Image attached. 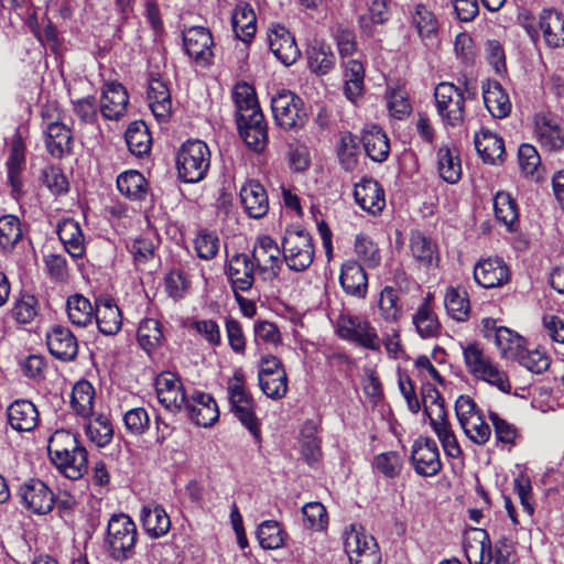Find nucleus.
<instances>
[{"label":"nucleus","instance_id":"1","mask_svg":"<svg viewBox=\"0 0 564 564\" xmlns=\"http://www.w3.org/2000/svg\"><path fill=\"white\" fill-rule=\"evenodd\" d=\"M227 399L235 417L250 432L257 442L261 441V423L256 415V401L247 389L242 370H236L227 381Z\"/></svg>","mask_w":564,"mask_h":564},{"label":"nucleus","instance_id":"2","mask_svg":"<svg viewBox=\"0 0 564 564\" xmlns=\"http://www.w3.org/2000/svg\"><path fill=\"white\" fill-rule=\"evenodd\" d=\"M463 356L467 371L474 378L488 382L503 393L510 392L511 383L507 375L499 369L480 344L465 345Z\"/></svg>","mask_w":564,"mask_h":564},{"label":"nucleus","instance_id":"3","mask_svg":"<svg viewBox=\"0 0 564 564\" xmlns=\"http://www.w3.org/2000/svg\"><path fill=\"white\" fill-rule=\"evenodd\" d=\"M138 530L133 520L124 514H112L107 525L105 544L116 561H126L133 556Z\"/></svg>","mask_w":564,"mask_h":564},{"label":"nucleus","instance_id":"4","mask_svg":"<svg viewBox=\"0 0 564 564\" xmlns=\"http://www.w3.org/2000/svg\"><path fill=\"white\" fill-rule=\"evenodd\" d=\"M210 164V151L200 140H188L177 152L176 167L180 178L185 183L202 181Z\"/></svg>","mask_w":564,"mask_h":564},{"label":"nucleus","instance_id":"5","mask_svg":"<svg viewBox=\"0 0 564 564\" xmlns=\"http://www.w3.org/2000/svg\"><path fill=\"white\" fill-rule=\"evenodd\" d=\"M283 259L293 271H304L313 262L314 246L308 231L299 227L288 228L282 239Z\"/></svg>","mask_w":564,"mask_h":564},{"label":"nucleus","instance_id":"6","mask_svg":"<svg viewBox=\"0 0 564 564\" xmlns=\"http://www.w3.org/2000/svg\"><path fill=\"white\" fill-rule=\"evenodd\" d=\"M344 549L350 564H380L381 562L376 540L360 525L351 524L345 530Z\"/></svg>","mask_w":564,"mask_h":564},{"label":"nucleus","instance_id":"7","mask_svg":"<svg viewBox=\"0 0 564 564\" xmlns=\"http://www.w3.org/2000/svg\"><path fill=\"white\" fill-rule=\"evenodd\" d=\"M434 98L437 112L444 124L456 127L465 117L464 93L452 83H441L435 87Z\"/></svg>","mask_w":564,"mask_h":564},{"label":"nucleus","instance_id":"8","mask_svg":"<svg viewBox=\"0 0 564 564\" xmlns=\"http://www.w3.org/2000/svg\"><path fill=\"white\" fill-rule=\"evenodd\" d=\"M337 334L340 338L366 349L379 350L381 346L377 329L368 319L359 316L340 315L337 321Z\"/></svg>","mask_w":564,"mask_h":564},{"label":"nucleus","instance_id":"9","mask_svg":"<svg viewBox=\"0 0 564 564\" xmlns=\"http://www.w3.org/2000/svg\"><path fill=\"white\" fill-rule=\"evenodd\" d=\"M271 109L275 122L285 130L304 126L306 112L303 101L291 91L283 90L271 99Z\"/></svg>","mask_w":564,"mask_h":564},{"label":"nucleus","instance_id":"10","mask_svg":"<svg viewBox=\"0 0 564 564\" xmlns=\"http://www.w3.org/2000/svg\"><path fill=\"white\" fill-rule=\"evenodd\" d=\"M250 258L262 280L272 281L278 276L282 265L281 249L270 236L258 238Z\"/></svg>","mask_w":564,"mask_h":564},{"label":"nucleus","instance_id":"11","mask_svg":"<svg viewBox=\"0 0 564 564\" xmlns=\"http://www.w3.org/2000/svg\"><path fill=\"white\" fill-rule=\"evenodd\" d=\"M411 460L414 470L420 476L432 477L437 475L442 469L437 444L430 437L420 436L414 441Z\"/></svg>","mask_w":564,"mask_h":564},{"label":"nucleus","instance_id":"12","mask_svg":"<svg viewBox=\"0 0 564 564\" xmlns=\"http://www.w3.org/2000/svg\"><path fill=\"white\" fill-rule=\"evenodd\" d=\"M18 497L24 508L36 514H46L54 507L53 492L40 479L24 481L18 490Z\"/></svg>","mask_w":564,"mask_h":564},{"label":"nucleus","instance_id":"13","mask_svg":"<svg viewBox=\"0 0 564 564\" xmlns=\"http://www.w3.org/2000/svg\"><path fill=\"white\" fill-rule=\"evenodd\" d=\"M240 137L253 152H262L268 144V127L261 110L236 118Z\"/></svg>","mask_w":564,"mask_h":564},{"label":"nucleus","instance_id":"14","mask_svg":"<svg viewBox=\"0 0 564 564\" xmlns=\"http://www.w3.org/2000/svg\"><path fill=\"white\" fill-rule=\"evenodd\" d=\"M43 133L46 150L52 156L61 159L72 152V130L67 124L61 122L58 118L56 120H50V118L43 113Z\"/></svg>","mask_w":564,"mask_h":564},{"label":"nucleus","instance_id":"15","mask_svg":"<svg viewBox=\"0 0 564 564\" xmlns=\"http://www.w3.org/2000/svg\"><path fill=\"white\" fill-rule=\"evenodd\" d=\"M155 392L159 402L171 412L184 409L188 400L181 380L172 372H162L155 379Z\"/></svg>","mask_w":564,"mask_h":564},{"label":"nucleus","instance_id":"16","mask_svg":"<svg viewBox=\"0 0 564 564\" xmlns=\"http://www.w3.org/2000/svg\"><path fill=\"white\" fill-rule=\"evenodd\" d=\"M184 410L198 426L209 427L219 419L217 402L209 393L194 392L185 403Z\"/></svg>","mask_w":564,"mask_h":564},{"label":"nucleus","instance_id":"17","mask_svg":"<svg viewBox=\"0 0 564 564\" xmlns=\"http://www.w3.org/2000/svg\"><path fill=\"white\" fill-rule=\"evenodd\" d=\"M148 100L158 121L166 122L172 113L171 93L167 83L158 73L149 76Z\"/></svg>","mask_w":564,"mask_h":564},{"label":"nucleus","instance_id":"18","mask_svg":"<svg viewBox=\"0 0 564 564\" xmlns=\"http://www.w3.org/2000/svg\"><path fill=\"white\" fill-rule=\"evenodd\" d=\"M474 279L485 289L499 288L509 282L510 270L502 259H482L474 268Z\"/></svg>","mask_w":564,"mask_h":564},{"label":"nucleus","instance_id":"19","mask_svg":"<svg viewBox=\"0 0 564 564\" xmlns=\"http://www.w3.org/2000/svg\"><path fill=\"white\" fill-rule=\"evenodd\" d=\"M257 267L247 253L232 256L227 264L228 275L232 291H249L254 283V271Z\"/></svg>","mask_w":564,"mask_h":564},{"label":"nucleus","instance_id":"20","mask_svg":"<svg viewBox=\"0 0 564 564\" xmlns=\"http://www.w3.org/2000/svg\"><path fill=\"white\" fill-rule=\"evenodd\" d=\"M354 197L357 205L371 215L380 214L386 206L382 186L375 180L364 177L355 185Z\"/></svg>","mask_w":564,"mask_h":564},{"label":"nucleus","instance_id":"21","mask_svg":"<svg viewBox=\"0 0 564 564\" xmlns=\"http://www.w3.org/2000/svg\"><path fill=\"white\" fill-rule=\"evenodd\" d=\"M129 96L127 89L117 82L105 84L100 98V112L107 120L120 119L127 110Z\"/></svg>","mask_w":564,"mask_h":564},{"label":"nucleus","instance_id":"22","mask_svg":"<svg viewBox=\"0 0 564 564\" xmlns=\"http://www.w3.org/2000/svg\"><path fill=\"white\" fill-rule=\"evenodd\" d=\"M240 200L250 218H263L269 212V197L258 181H248L240 188Z\"/></svg>","mask_w":564,"mask_h":564},{"label":"nucleus","instance_id":"23","mask_svg":"<svg viewBox=\"0 0 564 564\" xmlns=\"http://www.w3.org/2000/svg\"><path fill=\"white\" fill-rule=\"evenodd\" d=\"M50 352L63 361L74 360L78 352V344L73 333L61 325L54 326L46 336Z\"/></svg>","mask_w":564,"mask_h":564},{"label":"nucleus","instance_id":"24","mask_svg":"<svg viewBox=\"0 0 564 564\" xmlns=\"http://www.w3.org/2000/svg\"><path fill=\"white\" fill-rule=\"evenodd\" d=\"M534 132L543 150L558 152L564 148V130L547 116L542 113L535 116Z\"/></svg>","mask_w":564,"mask_h":564},{"label":"nucleus","instance_id":"25","mask_svg":"<svg viewBox=\"0 0 564 564\" xmlns=\"http://www.w3.org/2000/svg\"><path fill=\"white\" fill-rule=\"evenodd\" d=\"M339 283L346 294L365 299L368 291V278L362 264L355 260L343 263Z\"/></svg>","mask_w":564,"mask_h":564},{"label":"nucleus","instance_id":"26","mask_svg":"<svg viewBox=\"0 0 564 564\" xmlns=\"http://www.w3.org/2000/svg\"><path fill=\"white\" fill-rule=\"evenodd\" d=\"M94 316L98 329L105 335H116L121 328V312L115 300L109 296H100L96 300Z\"/></svg>","mask_w":564,"mask_h":564},{"label":"nucleus","instance_id":"27","mask_svg":"<svg viewBox=\"0 0 564 564\" xmlns=\"http://www.w3.org/2000/svg\"><path fill=\"white\" fill-rule=\"evenodd\" d=\"M410 251L420 268L430 270L436 268L440 262L437 245L420 231H414L410 237Z\"/></svg>","mask_w":564,"mask_h":564},{"label":"nucleus","instance_id":"28","mask_svg":"<svg viewBox=\"0 0 564 564\" xmlns=\"http://www.w3.org/2000/svg\"><path fill=\"white\" fill-rule=\"evenodd\" d=\"M7 414L10 426L19 432H30L39 423V411L29 400H15L9 405Z\"/></svg>","mask_w":564,"mask_h":564},{"label":"nucleus","instance_id":"29","mask_svg":"<svg viewBox=\"0 0 564 564\" xmlns=\"http://www.w3.org/2000/svg\"><path fill=\"white\" fill-rule=\"evenodd\" d=\"M140 520L145 533L152 539L166 535L171 529V519L160 505L143 506Z\"/></svg>","mask_w":564,"mask_h":564},{"label":"nucleus","instance_id":"30","mask_svg":"<svg viewBox=\"0 0 564 564\" xmlns=\"http://www.w3.org/2000/svg\"><path fill=\"white\" fill-rule=\"evenodd\" d=\"M475 148L485 163L496 164L503 160L505 142L502 138L488 129H481L474 138Z\"/></svg>","mask_w":564,"mask_h":564},{"label":"nucleus","instance_id":"31","mask_svg":"<svg viewBox=\"0 0 564 564\" xmlns=\"http://www.w3.org/2000/svg\"><path fill=\"white\" fill-rule=\"evenodd\" d=\"M51 460L65 477L73 480L82 478L88 470L87 451L84 446L67 449L66 454H62L59 459Z\"/></svg>","mask_w":564,"mask_h":564},{"label":"nucleus","instance_id":"32","mask_svg":"<svg viewBox=\"0 0 564 564\" xmlns=\"http://www.w3.org/2000/svg\"><path fill=\"white\" fill-rule=\"evenodd\" d=\"M464 552L469 564H489L492 560L491 542L482 529H473L464 544Z\"/></svg>","mask_w":564,"mask_h":564},{"label":"nucleus","instance_id":"33","mask_svg":"<svg viewBox=\"0 0 564 564\" xmlns=\"http://www.w3.org/2000/svg\"><path fill=\"white\" fill-rule=\"evenodd\" d=\"M482 97L486 108L492 117L506 118L512 108L508 94L498 82H488L482 86Z\"/></svg>","mask_w":564,"mask_h":564},{"label":"nucleus","instance_id":"34","mask_svg":"<svg viewBox=\"0 0 564 564\" xmlns=\"http://www.w3.org/2000/svg\"><path fill=\"white\" fill-rule=\"evenodd\" d=\"M307 63L310 69L317 75H325L335 65V55L330 47L318 37H313L307 47Z\"/></svg>","mask_w":564,"mask_h":564},{"label":"nucleus","instance_id":"35","mask_svg":"<svg viewBox=\"0 0 564 564\" xmlns=\"http://www.w3.org/2000/svg\"><path fill=\"white\" fill-rule=\"evenodd\" d=\"M437 171L442 180L456 184L462 178V163L455 147L442 145L437 150Z\"/></svg>","mask_w":564,"mask_h":564},{"label":"nucleus","instance_id":"36","mask_svg":"<svg viewBox=\"0 0 564 564\" xmlns=\"http://www.w3.org/2000/svg\"><path fill=\"white\" fill-rule=\"evenodd\" d=\"M488 419L494 426L498 447L511 451L514 446H517V444L522 438V434L516 424L500 416L495 411H489Z\"/></svg>","mask_w":564,"mask_h":564},{"label":"nucleus","instance_id":"37","mask_svg":"<svg viewBox=\"0 0 564 564\" xmlns=\"http://www.w3.org/2000/svg\"><path fill=\"white\" fill-rule=\"evenodd\" d=\"M524 28L528 33L542 35H562L564 33V14L555 9H544L539 15L538 22L525 18Z\"/></svg>","mask_w":564,"mask_h":564},{"label":"nucleus","instance_id":"38","mask_svg":"<svg viewBox=\"0 0 564 564\" xmlns=\"http://www.w3.org/2000/svg\"><path fill=\"white\" fill-rule=\"evenodd\" d=\"M25 162L24 147L20 139L12 142L10 155L7 161L8 182L13 197L19 198L23 194L21 171Z\"/></svg>","mask_w":564,"mask_h":564},{"label":"nucleus","instance_id":"39","mask_svg":"<svg viewBox=\"0 0 564 564\" xmlns=\"http://www.w3.org/2000/svg\"><path fill=\"white\" fill-rule=\"evenodd\" d=\"M378 312L380 318L390 325H395L403 316V305L399 291L392 286H384L378 300Z\"/></svg>","mask_w":564,"mask_h":564},{"label":"nucleus","instance_id":"40","mask_svg":"<svg viewBox=\"0 0 564 564\" xmlns=\"http://www.w3.org/2000/svg\"><path fill=\"white\" fill-rule=\"evenodd\" d=\"M57 234L70 257L82 258L85 254V238L77 221L73 219L62 221Z\"/></svg>","mask_w":564,"mask_h":564},{"label":"nucleus","instance_id":"41","mask_svg":"<svg viewBox=\"0 0 564 564\" xmlns=\"http://www.w3.org/2000/svg\"><path fill=\"white\" fill-rule=\"evenodd\" d=\"M494 208L497 220L506 226L510 232L519 228V210L514 198L507 192H498L494 198Z\"/></svg>","mask_w":564,"mask_h":564},{"label":"nucleus","instance_id":"42","mask_svg":"<svg viewBox=\"0 0 564 564\" xmlns=\"http://www.w3.org/2000/svg\"><path fill=\"white\" fill-rule=\"evenodd\" d=\"M364 148L367 155L375 162H383L390 153V143L384 131L378 126H371L364 132Z\"/></svg>","mask_w":564,"mask_h":564},{"label":"nucleus","instance_id":"43","mask_svg":"<svg viewBox=\"0 0 564 564\" xmlns=\"http://www.w3.org/2000/svg\"><path fill=\"white\" fill-rule=\"evenodd\" d=\"M344 93L345 96L355 102L364 93L365 67L359 59H348L344 64Z\"/></svg>","mask_w":564,"mask_h":564},{"label":"nucleus","instance_id":"44","mask_svg":"<svg viewBox=\"0 0 564 564\" xmlns=\"http://www.w3.org/2000/svg\"><path fill=\"white\" fill-rule=\"evenodd\" d=\"M188 57L200 67L210 65L214 57V37H182Z\"/></svg>","mask_w":564,"mask_h":564},{"label":"nucleus","instance_id":"45","mask_svg":"<svg viewBox=\"0 0 564 564\" xmlns=\"http://www.w3.org/2000/svg\"><path fill=\"white\" fill-rule=\"evenodd\" d=\"M117 187L121 195L131 200L144 199L148 195V182L138 171L130 170L117 177Z\"/></svg>","mask_w":564,"mask_h":564},{"label":"nucleus","instance_id":"46","mask_svg":"<svg viewBox=\"0 0 564 564\" xmlns=\"http://www.w3.org/2000/svg\"><path fill=\"white\" fill-rule=\"evenodd\" d=\"M413 324L422 338H433L440 334L441 324L431 307V299L427 296L413 315Z\"/></svg>","mask_w":564,"mask_h":564},{"label":"nucleus","instance_id":"47","mask_svg":"<svg viewBox=\"0 0 564 564\" xmlns=\"http://www.w3.org/2000/svg\"><path fill=\"white\" fill-rule=\"evenodd\" d=\"M444 305L447 314L457 322H465L470 314L468 293L460 288H447L444 296Z\"/></svg>","mask_w":564,"mask_h":564},{"label":"nucleus","instance_id":"48","mask_svg":"<svg viewBox=\"0 0 564 564\" xmlns=\"http://www.w3.org/2000/svg\"><path fill=\"white\" fill-rule=\"evenodd\" d=\"M66 311L70 323L78 327L90 324L95 315L89 300L80 294H74L67 299Z\"/></svg>","mask_w":564,"mask_h":564},{"label":"nucleus","instance_id":"49","mask_svg":"<svg viewBox=\"0 0 564 564\" xmlns=\"http://www.w3.org/2000/svg\"><path fill=\"white\" fill-rule=\"evenodd\" d=\"M126 142L129 151L137 156H142L150 151L151 135L143 121H134L129 124L126 131Z\"/></svg>","mask_w":564,"mask_h":564},{"label":"nucleus","instance_id":"50","mask_svg":"<svg viewBox=\"0 0 564 564\" xmlns=\"http://www.w3.org/2000/svg\"><path fill=\"white\" fill-rule=\"evenodd\" d=\"M231 26L235 35H256L257 17L249 3L240 2L231 14Z\"/></svg>","mask_w":564,"mask_h":564},{"label":"nucleus","instance_id":"51","mask_svg":"<svg viewBox=\"0 0 564 564\" xmlns=\"http://www.w3.org/2000/svg\"><path fill=\"white\" fill-rule=\"evenodd\" d=\"M85 432L89 441L98 447H105L113 437V427L108 416L98 414L89 419L85 425Z\"/></svg>","mask_w":564,"mask_h":564},{"label":"nucleus","instance_id":"52","mask_svg":"<svg viewBox=\"0 0 564 564\" xmlns=\"http://www.w3.org/2000/svg\"><path fill=\"white\" fill-rule=\"evenodd\" d=\"M138 343L148 354L156 349L163 340L162 324L155 318H144L140 322Z\"/></svg>","mask_w":564,"mask_h":564},{"label":"nucleus","instance_id":"53","mask_svg":"<svg viewBox=\"0 0 564 564\" xmlns=\"http://www.w3.org/2000/svg\"><path fill=\"white\" fill-rule=\"evenodd\" d=\"M95 399V389L87 380L78 381L72 391V408L83 416L88 417L93 414Z\"/></svg>","mask_w":564,"mask_h":564},{"label":"nucleus","instance_id":"54","mask_svg":"<svg viewBox=\"0 0 564 564\" xmlns=\"http://www.w3.org/2000/svg\"><path fill=\"white\" fill-rule=\"evenodd\" d=\"M23 232L20 219L14 215L0 217V250L10 252L22 239Z\"/></svg>","mask_w":564,"mask_h":564},{"label":"nucleus","instance_id":"55","mask_svg":"<svg viewBox=\"0 0 564 564\" xmlns=\"http://www.w3.org/2000/svg\"><path fill=\"white\" fill-rule=\"evenodd\" d=\"M492 340L506 358H517L523 351V337L507 327H499Z\"/></svg>","mask_w":564,"mask_h":564},{"label":"nucleus","instance_id":"56","mask_svg":"<svg viewBox=\"0 0 564 564\" xmlns=\"http://www.w3.org/2000/svg\"><path fill=\"white\" fill-rule=\"evenodd\" d=\"M269 46L274 56L285 66L294 64L301 56L295 37H269Z\"/></svg>","mask_w":564,"mask_h":564},{"label":"nucleus","instance_id":"57","mask_svg":"<svg viewBox=\"0 0 564 564\" xmlns=\"http://www.w3.org/2000/svg\"><path fill=\"white\" fill-rule=\"evenodd\" d=\"M285 533L280 523L274 520H265L259 524L257 538L261 547L275 550L283 545Z\"/></svg>","mask_w":564,"mask_h":564},{"label":"nucleus","instance_id":"58","mask_svg":"<svg viewBox=\"0 0 564 564\" xmlns=\"http://www.w3.org/2000/svg\"><path fill=\"white\" fill-rule=\"evenodd\" d=\"M82 446L77 436L67 430L55 431L48 440L47 451L51 459H59L67 449H76Z\"/></svg>","mask_w":564,"mask_h":564},{"label":"nucleus","instance_id":"59","mask_svg":"<svg viewBox=\"0 0 564 564\" xmlns=\"http://www.w3.org/2000/svg\"><path fill=\"white\" fill-rule=\"evenodd\" d=\"M232 98L237 108L236 118L241 117V115L251 113L252 110H261L254 89L247 83H238L235 86Z\"/></svg>","mask_w":564,"mask_h":564},{"label":"nucleus","instance_id":"60","mask_svg":"<svg viewBox=\"0 0 564 564\" xmlns=\"http://www.w3.org/2000/svg\"><path fill=\"white\" fill-rule=\"evenodd\" d=\"M355 253L366 268L376 269L381 262L379 248L367 236L358 235L356 237Z\"/></svg>","mask_w":564,"mask_h":564},{"label":"nucleus","instance_id":"61","mask_svg":"<svg viewBox=\"0 0 564 564\" xmlns=\"http://www.w3.org/2000/svg\"><path fill=\"white\" fill-rule=\"evenodd\" d=\"M220 247V240L215 232L200 230L194 239V249L196 254L202 260L214 259Z\"/></svg>","mask_w":564,"mask_h":564},{"label":"nucleus","instance_id":"62","mask_svg":"<svg viewBox=\"0 0 564 564\" xmlns=\"http://www.w3.org/2000/svg\"><path fill=\"white\" fill-rule=\"evenodd\" d=\"M358 144L356 137L350 132H344L340 135L338 144V158L341 166L346 171H352L357 165Z\"/></svg>","mask_w":564,"mask_h":564},{"label":"nucleus","instance_id":"63","mask_svg":"<svg viewBox=\"0 0 564 564\" xmlns=\"http://www.w3.org/2000/svg\"><path fill=\"white\" fill-rule=\"evenodd\" d=\"M518 159L521 172L527 177H539L541 169V158L536 149L528 143L520 145Z\"/></svg>","mask_w":564,"mask_h":564},{"label":"nucleus","instance_id":"64","mask_svg":"<svg viewBox=\"0 0 564 564\" xmlns=\"http://www.w3.org/2000/svg\"><path fill=\"white\" fill-rule=\"evenodd\" d=\"M126 430L134 435H143L150 427V416L144 408H133L123 414Z\"/></svg>","mask_w":564,"mask_h":564}]
</instances>
